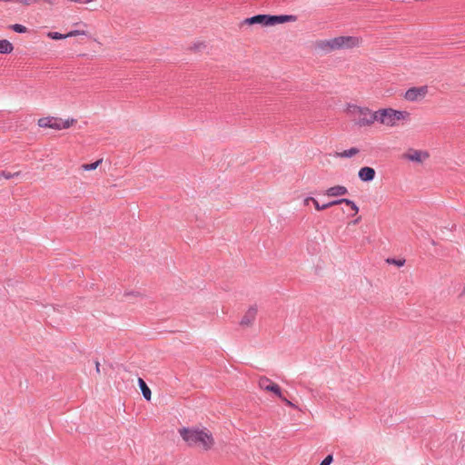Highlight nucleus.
Here are the masks:
<instances>
[{
    "mask_svg": "<svg viewBox=\"0 0 465 465\" xmlns=\"http://www.w3.org/2000/svg\"><path fill=\"white\" fill-rule=\"evenodd\" d=\"M179 434L188 446L197 447L203 450H211L214 444L212 433H210L205 428L183 427L179 430Z\"/></svg>",
    "mask_w": 465,
    "mask_h": 465,
    "instance_id": "nucleus-1",
    "label": "nucleus"
},
{
    "mask_svg": "<svg viewBox=\"0 0 465 465\" xmlns=\"http://www.w3.org/2000/svg\"><path fill=\"white\" fill-rule=\"evenodd\" d=\"M346 111L355 122V124L361 127L370 126L376 122V111L371 112L367 107H361L356 104H348Z\"/></svg>",
    "mask_w": 465,
    "mask_h": 465,
    "instance_id": "nucleus-2",
    "label": "nucleus"
},
{
    "mask_svg": "<svg viewBox=\"0 0 465 465\" xmlns=\"http://www.w3.org/2000/svg\"><path fill=\"white\" fill-rule=\"evenodd\" d=\"M295 21L293 15H257L242 21V25H261L262 26H271L277 24L285 22Z\"/></svg>",
    "mask_w": 465,
    "mask_h": 465,
    "instance_id": "nucleus-3",
    "label": "nucleus"
},
{
    "mask_svg": "<svg viewBox=\"0 0 465 465\" xmlns=\"http://www.w3.org/2000/svg\"><path fill=\"white\" fill-rule=\"evenodd\" d=\"M376 122L387 126H394L398 121L409 116V113L392 108L380 109L376 111Z\"/></svg>",
    "mask_w": 465,
    "mask_h": 465,
    "instance_id": "nucleus-4",
    "label": "nucleus"
},
{
    "mask_svg": "<svg viewBox=\"0 0 465 465\" xmlns=\"http://www.w3.org/2000/svg\"><path fill=\"white\" fill-rule=\"evenodd\" d=\"M74 122V119L63 120L56 117H43L38 120V125L43 128L62 130L69 128Z\"/></svg>",
    "mask_w": 465,
    "mask_h": 465,
    "instance_id": "nucleus-5",
    "label": "nucleus"
},
{
    "mask_svg": "<svg viewBox=\"0 0 465 465\" xmlns=\"http://www.w3.org/2000/svg\"><path fill=\"white\" fill-rule=\"evenodd\" d=\"M428 94V87L426 85L419 87H411L405 93V99L410 102H416L423 99Z\"/></svg>",
    "mask_w": 465,
    "mask_h": 465,
    "instance_id": "nucleus-6",
    "label": "nucleus"
},
{
    "mask_svg": "<svg viewBox=\"0 0 465 465\" xmlns=\"http://www.w3.org/2000/svg\"><path fill=\"white\" fill-rule=\"evenodd\" d=\"M258 385L262 390L271 391L279 398H282V390L278 384L272 381L267 377H261L258 381Z\"/></svg>",
    "mask_w": 465,
    "mask_h": 465,
    "instance_id": "nucleus-7",
    "label": "nucleus"
},
{
    "mask_svg": "<svg viewBox=\"0 0 465 465\" xmlns=\"http://www.w3.org/2000/svg\"><path fill=\"white\" fill-rule=\"evenodd\" d=\"M335 40L338 49L353 48L360 44V39L355 36H338L335 37Z\"/></svg>",
    "mask_w": 465,
    "mask_h": 465,
    "instance_id": "nucleus-8",
    "label": "nucleus"
},
{
    "mask_svg": "<svg viewBox=\"0 0 465 465\" xmlns=\"http://www.w3.org/2000/svg\"><path fill=\"white\" fill-rule=\"evenodd\" d=\"M335 37L328 40L317 41L316 48L325 53L339 50L337 45L335 44Z\"/></svg>",
    "mask_w": 465,
    "mask_h": 465,
    "instance_id": "nucleus-9",
    "label": "nucleus"
},
{
    "mask_svg": "<svg viewBox=\"0 0 465 465\" xmlns=\"http://www.w3.org/2000/svg\"><path fill=\"white\" fill-rule=\"evenodd\" d=\"M257 314V308L255 306H252L245 312L243 317L241 320L242 326H250L253 321L255 320Z\"/></svg>",
    "mask_w": 465,
    "mask_h": 465,
    "instance_id": "nucleus-10",
    "label": "nucleus"
},
{
    "mask_svg": "<svg viewBox=\"0 0 465 465\" xmlns=\"http://www.w3.org/2000/svg\"><path fill=\"white\" fill-rule=\"evenodd\" d=\"M358 176L362 182H371L375 177V170L368 166L362 167L360 169Z\"/></svg>",
    "mask_w": 465,
    "mask_h": 465,
    "instance_id": "nucleus-11",
    "label": "nucleus"
},
{
    "mask_svg": "<svg viewBox=\"0 0 465 465\" xmlns=\"http://www.w3.org/2000/svg\"><path fill=\"white\" fill-rule=\"evenodd\" d=\"M348 193V190L343 185H335L326 190L325 194L330 197L342 196Z\"/></svg>",
    "mask_w": 465,
    "mask_h": 465,
    "instance_id": "nucleus-12",
    "label": "nucleus"
},
{
    "mask_svg": "<svg viewBox=\"0 0 465 465\" xmlns=\"http://www.w3.org/2000/svg\"><path fill=\"white\" fill-rule=\"evenodd\" d=\"M138 383H139V387L142 391V393H143V396L144 397V399L147 401H150L151 395H152L150 388L147 386V384L142 378L138 379Z\"/></svg>",
    "mask_w": 465,
    "mask_h": 465,
    "instance_id": "nucleus-13",
    "label": "nucleus"
},
{
    "mask_svg": "<svg viewBox=\"0 0 465 465\" xmlns=\"http://www.w3.org/2000/svg\"><path fill=\"white\" fill-rule=\"evenodd\" d=\"M428 157V153L420 151H413L408 155V158L413 162H421Z\"/></svg>",
    "mask_w": 465,
    "mask_h": 465,
    "instance_id": "nucleus-14",
    "label": "nucleus"
},
{
    "mask_svg": "<svg viewBox=\"0 0 465 465\" xmlns=\"http://www.w3.org/2000/svg\"><path fill=\"white\" fill-rule=\"evenodd\" d=\"M359 153V150L355 147H351L348 150H344L340 153H336V157L339 158H351L354 155H356Z\"/></svg>",
    "mask_w": 465,
    "mask_h": 465,
    "instance_id": "nucleus-15",
    "label": "nucleus"
},
{
    "mask_svg": "<svg viewBox=\"0 0 465 465\" xmlns=\"http://www.w3.org/2000/svg\"><path fill=\"white\" fill-rule=\"evenodd\" d=\"M13 49V45L8 40H0V54H10Z\"/></svg>",
    "mask_w": 465,
    "mask_h": 465,
    "instance_id": "nucleus-16",
    "label": "nucleus"
},
{
    "mask_svg": "<svg viewBox=\"0 0 465 465\" xmlns=\"http://www.w3.org/2000/svg\"><path fill=\"white\" fill-rule=\"evenodd\" d=\"M335 203H336V205L345 203V204L351 206V208L354 211L355 213H357L359 212V207L351 200H349L346 198H341V199L335 200Z\"/></svg>",
    "mask_w": 465,
    "mask_h": 465,
    "instance_id": "nucleus-17",
    "label": "nucleus"
},
{
    "mask_svg": "<svg viewBox=\"0 0 465 465\" xmlns=\"http://www.w3.org/2000/svg\"><path fill=\"white\" fill-rule=\"evenodd\" d=\"M102 162H103V159H99L96 162L92 163H84L81 166V168L84 171H93V170H95L102 163Z\"/></svg>",
    "mask_w": 465,
    "mask_h": 465,
    "instance_id": "nucleus-18",
    "label": "nucleus"
},
{
    "mask_svg": "<svg viewBox=\"0 0 465 465\" xmlns=\"http://www.w3.org/2000/svg\"><path fill=\"white\" fill-rule=\"evenodd\" d=\"M313 204H314V207L317 211H322V210H325L329 207H331L333 205H336V203H335V200L332 201V202H330L328 203H324V204H320L319 202L317 200H313Z\"/></svg>",
    "mask_w": 465,
    "mask_h": 465,
    "instance_id": "nucleus-19",
    "label": "nucleus"
},
{
    "mask_svg": "<svg viewBox=\"0 0 465 465\" xmlns=\"http://www.w3.org/2000/svg\"><path fill=\"white\" fill-rule=\"evenodd\" d=\"M10 28L15 33L24 34L27 32V28L25 25L15 24L10 26Z\"/></svg>",
    "mask_w": 465,
    "mask_h": 465,
    "instance_id": "nucleus-20",
    "label": "nucleus"
},
{
    "mask_svg": "<svg viewBox=\"0 0 465 465\" xmlns=\"http://www.w3.org/2000/svg\"><path fill=\"white\" fill-rule=\"evenodd\" d=\"M47 35L49 38L54 39V40H61V39L67 38V36H65V35L60 34L58 32H49Z\"/></svg>",
    "mask_w": 465,
    "mask_h": 465,
    "instance_id": "nucleus-21",
    "label": "nucleus"
},
{
    "mask_svg": "<svg viewBox=\"0 0 465 465\" xmlns=\"http://www.w3.org/2000/svg\"><path fill=\"white\" fill-rule=\"evenodd\" d=\"M87 33L85 31H81V30H73V31H70L69 33L65 34V36L68 37H73V36H77V35H86Z\"/></svg>",
    "mask_w": 465,
    "mask_h": 465,
    "instance_id": "nucleus-22",
    "label": "nucleus"
},
{
    "mask_svg": "<svg viewBox=\"0 0 465 465\" xmlns=\"http://www.w3.org/2000/svg\"><path fill=\"white\" fill-rule=\"evenodd\" d=\"M19 173H20L19 172L12 173L10 172L2 171L0 173V177H4L5 179H11V178H13L15 176L19 175Z\"/></svg>",
    "mask_w": 465,
    "mask_h": 465,
    "instance_id": "nucleus-23",
    "label": "nucleus"
},
{
    "mask_svg": "<svg viewBox=\"0 0 465 465\" xmlns=\"http://www.w3.org/2000/svg\"><path fill=\"white\" fill-rule=\"evenodd\" d=\"M387 262L397 265L398 267L402 266L405 263V260H395V259H388Z\"/></svg>",
    "mask_w": 465,
    "mask_h": 465,
    "instance_id": "nucleus-24",
    "label": "nucleus"
},
{
    "mask_svg": "<svg viewBox=\"0 0 465 465\" xmlns=\"http://www.w3.org/2000/svg\"><path fill=\"white\" fill-rule=\"evenodd\" d=\"M332 455H328L324 458V460L320 463V465H330L332 462Z\"/></svg>",
    "mask_w": 465,
    "mask_h": 465,
    "instance_id": "nucleus-25",
    "label": "nucleus"
},
{
    "mask_svg": "<svg viewBox=\"0 0 465 465\" xmlns=\"http://www.w3.org/2000/svg\"><path fill=\"white\" fill-rule=\"evenodd\" d=\"M286 405L288 406H291V407H294V404L290 401L289 400H287L285 397L282 396V398H280Z\"/></svg>",
    "mask_w": 465,
    "mask_h": 465,
    "instance_id": "nucleus-26",
    "label": "nucleus"
},
{
    "mask_svg": "<svg viewBox=\"0 0 465 465\" xmlns=\"http://www.w3.org/2000/svg\"><path fill=\"white\" fill-rule=\"evenodd\" d=\"M313 200H315V199L312 198V197H307V198L304 199V204L308 205L310 202L313 203Z\"/></svg>",
    "mask_w": 465,
    "mask_h": 465,
    "instance_id": "nucleus-27",
    "label": "nucleus"
},
{
    "mask_svg": "<svg viewBox=\"0 0 465 465\" xmlns=\"http://www.w3.org/2000/svg\"><path fill=\"white\" fill-rule=\"evenodd\" d=\"M95 368H96V371L99 372L100 371V364L98 361L95 362Z\"/></svg>",
    "mask_w": 465,
    "mask_h": 465,
    "instance_id": "nucleus-28",
    "label": "nucleus"
},
{
    "mask_svg": "<svg viewBox=\"0 0 465 465\" xmlns=\"http://www.w3.org/2000/svg\"><path fill=\"white\" fill-rule=\"evenodd\" d=\"M125 295H126V296H129V295H134V292H127Z\"/></svg>",
    "mask_w": 465,
    "mask_h": 465,
    "instance_id": "nucleus-29",
    "label": "nucleus"
},
{
    "mask_svg": "<svg viewBox=\"0 0 465 465\" xmlns=\"http://www.w3.org/2000/svg\"><path fill=\"white\" fill-rule=\"evenodd\" d=\"M360 219H361L360 217H359L358 219H356V220L353 222V223H357L360 221Z\"/></svg>",
    "mask_w": 465,
    "mask_h": 465,
    "instance_id": "nucleus-30",
    "label": "nucleus"
}]
</instances>
